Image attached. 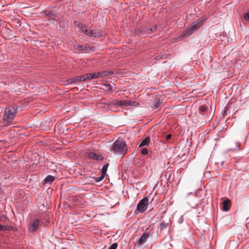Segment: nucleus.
<instances>
[{"instance_id":"nucleus-17","label":"nucleus","mask_w":249,"mask_h":249,"mask_svg":"<svg viewBox=\"0 0 249 249\" xmlns=\"http://www.w3.org/2000/svg\"><path fill=\"white\" fill-rule=\"evenodd\" d=\"M202 24L199 23V22L196 20L195 21H194L190 26L192 27L193 29L195 31H196L197 29H198L201 26Z\"/></svg>"},{"instance_id":"nucleus-1","label":"nucleus","mask_w":249,"mask_h":249,"mask_svg":"<svg viewBox=\"0 0 249 249\" xmlns=\"http://www.w3.org/2000/svg\"><path fill=\"white\" fill-rule=\"evenodd\" d=\"M110 151L115 154L124 156L127 152L125 142L123 139H118L113 143Z\"/></svg>"},{"instance_id":"nucleus-36","label":"nucleus","mask_w":249,"mask_h":249,"mask_svg":"<svg viewBox=\"0 0 249 249\" xmlns=\"http://www.w3.org/2000/svg\"><path fill=\"white\" fill-rule=\"evenodd\" d=\"M112 86H111V88H109L108 87V89L107 90L108 91H111L112 90Z\"/></svg>"},{"instance_id":"nucleus-7","label":"nucleus","mask_w":249,"mask_h":249,"mask_svg":"<svg viewBox=\"0 0 249 249\" xmlns=\"http://www.w3.org/2000/svg\"><path fill=\"white\" fill-rule=\"evenodd\" d=\"M152 236V230H149L148 228H146L144 232L142 233V235L140 237L138 241V244L141 245L143 244L147 241L148 238Z\"/></svg>"},{"instance_id":"nucleus-35","label":"nucleus","mask_w":249,"mask_h":249,"mask_svg":"<svg viewBox=\"0 0 249 249\" xmlns=\"http://www.w3.org/2000/svg\"><path fill=\"white\" fill-rule=\"evenodd\" d=\"M16 26L18 27V26H20V22L18 21L17 22V25Z\"/></svg>"},{"instance_id":"nucleus-28","label":"nucleus","mask_w":249,"mask_h":249,"mask_svg":"<svg viewBox=\"0 0 249 249\" xmlns=\"http://www.w3.org/2000/svg\"><path fill=\"white\" fill-rule=\"evenodd\" d=\"M148 149L146 148H142L141 150V153L143 155H146L148 154Z\"/></svg>"},{"instance_id":"nucleus-8","label":"nucleus","mask_w":249,"mask_h":249,"mask_svg":"<svg viewBox=\"0 0 249 249\" xmlns=\"http://www.w3.org/2000/svg\"><path fill=\"white\" fill-rule=\"evenodd\" d=\"M148 203V199L147 197H144L137 204V210L139 213H143L146 211L147 208Z\"/></svg>"},{"instance_id":"nucleus-19","label":"nucleus","mask_w":249,"mask_h":249,"mask_svg":"<svg viewBox=\"0 0 249 249\" xmlns=\"http://www.w3.org/2000/svg\"><path fill=\"white\" fill-rule=\"evenodd\" d=\"M113 104L118 107L127 106V100L117 101Z\"/></svg>"},{"instance_id":"nucleus-15","label":"nucleus","mask_w":249,"mask_h":249,"mask_svg":"<svg viewBox=\"0 0 249 249\" xmlns=\"http://www.w3.org/2000/svg\"><path fill=\"white\" fill-rule=\"evenodd\" d=\"M194 32H195V31L193 29L192 27L190 25L189 26L187 27L185 30L183 32V36H189L191 35Z\"/></svg>"},{"instance_id":"nucleus-3","label":"nucleus","mask_w":249,"mask_h":249,"mask_svg":"<svg viewBox=\"0 0 249 249\" xmlns=\"http://www.w3.org/2000/svg\"><path fill=\"white\" fill-rule=\"evenodd\" d=\"M17 111V107L9 106L6 107L3 115L4 121L6 123L11 122L15 118Z\"/></svg>"},{"instance_id":"nucleus-5","label":"nucleus","mask_w":249,"mask_h":249,"mask_svg":"<svg viewBox=\"0 0 249 249\" xmlns=\"http://www.w3.org/2000/svg\"><path fill=\"white\" fill-rule=\"evenodd\" d=\"M91 80L89 73H87L85 75L77 76L75 77L71 78L67 80V82L68 84L71 85L77 82H85L87 80Z\"/></svg>"},{"instance_id":"nucleus-2","label":"nucleus","mask_w":249,"mask_h":249,"mask_svg":"<svg viewBox=\"0 0 249 249\" xmlns=\"http://www.w3.org/2000/svg\"><path fill=\"white\" fill-rule=\"evenodd\" d=\"M77 27L81 32L89 37L99 38L102 35L101 32L99 30H90L87 25L81 23L78 24Z\"/></svg>"},{"instance_id":"nucleus-11","label":"nucleus","mask_w":249,"mask_h":249,"mask_svg":"<svg viewBox=\"0 0 249 249\" xmlns=\"http://www.w3.org/2000/svg\"><path fill=\"white\" fill-rule=\"evenodd\" d=\"M39 225V220L38 219H35L34 222L29 225V231L30 232H34L37 230Z\"/></svg>"},{"instance_id":"nucleus-30","label":"nucleus","mask_w":249,"mask_h":249,"mask_svg":"<svg viewBox=\"0 0 249 249\" xmlns=\"http://www.w3.org/2000/svg\"><path fill=\"white\" fill-rule=\"evenodd\" d=\"M117 247L118 244L117 243H114L110 246L108 249H116Z\"/></svg>"},{"instance_id":"nucleus-33","label":"nucleus","mask_w":249,"mask_h":249,"mask_svg":"<svg viewBox=\"0 0 249 249\" xmlns=\"http://www.w3.org/2000/svg\"><path fill=\"white\" fill-rule=\"evenodd\" d=\"M4 217V215H1L0 214V220L2 221L3 220V218Z\"/></svg>"},{"instance_id":"nucleus-25","label":"nucleus","mask_w":249,"mask_h":249,"mask_svg":"<svg viewBox=\"0 0 249 249\" xmlns=\"http://www.w3.org/2000/svg\"><path fill=\"white\" fill-rule=\"evenodd\" d=\"M168 223H165L164 221H163L160 225V230L165 229L168 226Z\"/></svg>"},{"instance_id":"nucleus-6","label":"nucleus","mask_w":249,"mask_h":249,"mask_svg":"<svg viewBox=\"0 0 249 249\" xmlns=\"http://www.w3.org/2000/svg\"><path fill=\"white\" fill-rule=\"evenodd\" d=\"M114 73L113 71H102L94 72L93 73H89L91 79H96L100 77H104L107 76L113 75Z\"/></svg>"},{"instance_id":"nucleus-20","label":"nucleus","mask_w":249,"mask_h":249,"mask_svg":"<svg viewBox=\"0 0 249 249\" xmlns=\"http://www.w3.org/2000/svg\"><path fill=\"white\" fill-rule=\"evenodd\" d=\"M55 179V177L52 175H48L44 179V182L45 183H52Z\"/></svg>"},{"instance_id":"nucleus-12","label":"nucleus","mask_w":249,"mask_h":249,"mask_svg":"<svg viewBox=\"0 0 249 249\" xmlns=\"http://www.w3.org/2000/svg\"><path fill=\"white\" fill-rule=\"evenodd\" d=\"M42 15L48 18L54 17H55V13L50 10H45L42 12Z\"/></svg>"},{"instance_id":"nucleus-22","label":"nucleus","mask_w":249,"mask_h":249,"mask_svg":"<svg viewBox=\"0 0 249 249\" xmlns=\"http://www.w3.org/2000/svg\"><path fill=\"white\" fill-rule=\"evenodd\" d=\"M105 177V175L102 174L100 177H92V178L93 179L95 182H99L104 178Z\"/></svg>"},{"instance_id":"nucleus-27","label":"nucleus","mask_w":249,"mask_h":249,"mask_svg":"<svg viewBox=\"0 0 249 249\" xmlns=\"http://www.w3.org/2000/svg\"><path fill=\"white\" fill-rule=\"evenodd\" d=\"M206 19H207L206 17H205V16H202L197 20L200 23L202 24L203 22L204 21L206 20Z\"/></svg>"},{"instance_id":"nucleus-37","label":"nucleus","mask_w":249,"mask_h":249,"mask_svg":"<svg viewBox=\"0 0 249 249\" xmlns=\"http://www.w3.org/2000/svg\"><path fill=\"white\" fill-rule=\"evenodd\" d=\"M246 226H247V228H248V226H249V223H247L246 224Z\"/></svg>"},{"instance_id":"nucleus-9","label":"nucleus","mask_w":249,"mask_h":249,"mask_svg":"<svg viewBox=\"0 0 249 249\" xmlns=\"http://www.w3.org/2000/svg\"><path fill=\"white\" fill-rule=\"evenodd\" d=\"M134 34L139 36H147L149 35V29L143 27H138L134 30Z\"/></svg>"},{"instance_id":"nucleus-38","label":"nucleus","mask_w":249,"mask_h":249,"mask_svg":"<svg viewBox=\"0 0 249 249\" xmlns=\"http://www.w3.org/2000/svg\"><path fill=\"white\" fill-rule=\"evenodd\" d=\"M223 163H224V161H222V162H221V165L222 166L223 165Z\"/></svg>"},{"instance_id":"nucleus-4","label":"nucleus","mask_w":249,"mask_h":249,"mask_svg":"<svg viewBox=\"0 0 249 249\" xmlns=\"http://www.w3.org/2000/svg\"><path fill=\"white\" fill-rule=\"evenodd\" d=\"M199 113L204 116H207L208 119H211L214 113L211 110V106L208 102L200 104L198 107Z\"/></svg>"},{"instance_id":"nucleus-13","label":"nucleus","mask_w":249,"mask_h":249,"mask_svg":"<svg viewBox=\"0 0 249 249\" xmlns=\"http://www.w3.org/2000/svg\"><path fill=\"white\" fill-rule=\"evenodd\" d=\"M230 200L229 199L225 200L223 202L222 209L224 211L227 212L230 210Z\"/></svg>"},{"instance_id":"nucleus-26","label":"nucleus","mask_w":249,"mask_h":249,"mask_svg":"<svg viewBox=\"0 0 249 249\" xmlns=\"http://www.w3.org/2000/svg\"><path fill=\"white\" fill-rule=\"evenodd\" d=\"M10 227H7L6 225H2L1 224H0V231H3V230H10Z\"/></svg>"},{"instance_id":"nucleus-32","label":"nucleus","mask_w":249,"mask_h":249,"mask_svg":"<svg viewBox=\"0 0 249 249\" xmlns=\"http://www.w3.org/2000/svg\"><path fill=\"white\" fill-rule=\"evenodd\" d=\"M171 137H172V135L170 134H169L166 136V139L167 140H169L170 139H171Z\"/></svg>"},{"instance_id":"nucleus-23","label":"nucleus","mask_w":249,"mask_h":249,"mask_svg":"<svg viewBox=\"0 0 249 249\" xmlns=\"http://www.w3.org/2000/svg\"><path fill=\"white\" fill-rule=\"evenodd\" d=\"M242 20L243 22H245L249 20V11L244 14L242 18Z\"/></svg>"},{"instance_id":"nucleus-24","label":"nucleus","mask_w":249,"mask_h":249,"mask_svg":"<svg viewBox=\"0 0 249 249\" xmlns=\"http://www.w3.org/2000/svg\"><path fill=\"white\" fill-rule=\"evenodd\" d=\"M139 105V103L136 101L127 100V106H132L137 107Z\"/></svg>"},{"instance_id":"nucleus-29","label":"nucleus","mask_w":249,"mask_h":249,"mask_svg":"<svg viewBox=\"0 0 249 249\" xmlns=\"http://www.w3.org/2000/svg\"><path fill=\"white\" fill-rule=\"evenodd\" d=\"M157 28V25H155L153 26H152L151 28H149V34H151L152 32H154L155 30H156Z\"/></svg>"},{"instance_id":"nucleus-18","label":"nucleus","mask_w":249,"mask_h":249,"mask_svg":"<svg viewBox=\"0 0 249 249\" xmlns=\"http://www.w3.org/2000/svg\"><path fill=\"white\" fill-rule=\"evenodd\" d=\"M90 47L89 46H84L83 45H77V49L79 51L87 52L89 50Z\"/></svg>"},{"instance_id":"nucleus-21","label":"nucleus","mask_w":249,"mask_h":249,"mask_svg":"<svg viewBox=\"0 0 249 249\" xmlns=\"http://www.w3.org/2000/svg\"><path fill=\"white\" fill-rule=\"evenodd\" d=\"M109 163H106L102 167L101 169L102 174L105 175L107 174V168L109 166Z\"/></svg>"},{"instance_id":"nucleus-34","label":"nucleus","mask_w":249,"mask_h":249,"mask_svg":"<svg viewBox=\"0 0 249 249\" xmlns=\"http://www.w3.org/2000/svg\"><path fill=\"white\" fill-rule=\"evenodd\" d=\"M105 86H107V87H109V88H111V85H110L109 84H105Z\"/></svg>"},{"instance_id":"nucleus-14","label":"nucleus","mask_w":249,"mask_h":249,"mask_svg":"<svg viewBox=\"0 0 249 249\" xmlns=\"http://www.w3.org/2000/svg\"><path fill=\"white\" fill-rule=\"evenodd\" d=\"M162 100H161L160 99H156L153 102V105L151 106V107L152 108L153 110L158 108L162 104Z\"/></svg>"},{"instance_id":"nucleus-10","label":"nucleus","mask_w":249,"mask_h":249,"mask_svg":"<svg viewBox=\"0 0 249 249\" xmlns=\"http://www.w3.org/2000/svg\"><path fill=\"white\" fill-rule=\"evenodd\" d=\"M88 159L97 161H102L104 158L101 154H97L93 152H90L88 153Z\"/></svg>"},{"instance_id":"nucleus-16","label":"nucleus","mask_w":249,"mask_h":249,"mask_svg":"<svg viewBox=\"0 0 249 249\" xmlns=\"http://www.w3.org/2000/svg\"><path fill=\"white\" fill-rule=\"evenodd\" d=\"M150 138L148 136L145 138L139 144V147H142L143 146H148L150 144Z\"/></svg>"},{"instance_id":"nucleus-31","label":"nucleus","mask_w":249,"mask_h":249,"mask_svg":"<svg viewBox=\"0 0 249 249\" xmlns=\"http://www.w3.org/2000/svg\"><path fill=\"white\" fill-rule=\"evenodd\" d=\"M183 221H184V217H183V215H182L180 216V217L178 220V223L179 224H181L183 222Z\"/></svg>"}]
</instances>
